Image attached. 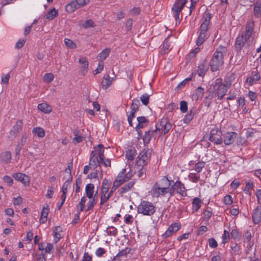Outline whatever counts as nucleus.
Instances as JSON below:
<instances>
[{"mask_svg": "<svg viewBox=\"0 0 261 261\" xmlns=\"http://www.w3.org/2000/svg\"><path fill=\"white\" fill-rule=\"evenodd\" d=\"M38 108L39 110L45 113H50L51 111V107L48 106L46 103H42L39 104L38 106Z\"/></svg>", "mask_w": 261, "mask_h": 261, "instance_id": "obj_32", "label": "nucleus"}, {"mask_svg": "<svg viewBox=\"0 0 261 261\" xmlns=\"http://www.w3.org/2000/svg\"><path fill=\"white\" fill-rule=\"evenodd\" d=\"M205 163L204 162H199L195 166V170L197 172H200L202 168L204 167Z\"/></svg>", "mask_w": 261, "mask_h": 261, "instance_id": "obj_51", "label": "nucleus"}, {"mask_svg": "<svg viewBox=\"0 0 261 261\" xmlns=\"http://www.w3.org/2000/svg\"><path fill=\"white\" fill-rule=\"evenodd\" d=\"M86 200V198L85 196L81 198L80 202L77 205V209L78 210V211H83Z\"/></svg>", "mask_w": 261, "mask_h": 261, "instance_id": "obj_43", "label": "nucleus"}, {"mask_svg": "<svg viewBox=\"0 0 261 261\" xmlns=\"http://www.w3.org/2000/svg\"><path fill=\"white\" fill-rule=\"evenodd\" d=\"M109 181L107 179H104L101 186V193L107 194L109 190Z\"/></svg>", "mask_w": 261, "mask_h": 261, "instance_id": "obj_39", "label": "nucleus"}, {"mask_svg": "<svg viewBox=\"0 0 261 261\" xmlns=\"http://www.w3.org/2000/svg\"><path fill=\"white\" fill-rule=\"evenodd\" d=\"M251 34H239L236 38L235 48L236 51L240 52L246 43L249 44Z\"/></svg>", "mask_w": 261, "mask_h": 261, "instance_id": "obj_3", "label": "nucleus"}, {"mask_svg": "<svg viewBox=\"0 0 261 261\" xmlns=\"http://www.w3.org/2000/svg\"><path fill=\"white\" fill-rule=\"evenodd\" d=\"M253 222L255 224H258L261 222V206H258L252 214Z\"/></svg>", "mask_w": 261, "mask_h": 261, "instance_id": "obj_15", "label": "nucleus"}, {"mask_svg": "<svg viewBox=\"0 0 261 261\" xmlns=\"http://www.w3.org/2000/svg\"><path fill=\"white\" fill-rule=\"evenodd\" d=\"M97 147L98 148V151L99 158V160H98L101 163L105 160L104 146L102 144H98Z\"/></svg>", "mask_w": 261, "mask_h": 261, "instance_id": "obj_37", "label": "nucleus"}, {"mask_svg": "<svg viewBox=\"0 0 261 261\" xmlns=\"http://www.w3.org/2000/svg\"><path fill=\"white\" fill-rule=\"evenodd\" d=\"M121 175L122 173H119L114 181H117V182L120 185L124 182L127 181V178H123Z\"/></svg>", "mask_w": 261, "mask_h": 261, "instance_id": "obj_55", "label": "nucleus"}, {"mask_svg": "<svg viewBox=\"0 0 261 261\" xmlns=\"http://www.w3.org/2000/svg\"><path fill=\"white\" fill-rule=\"evenodd\" d=\"M140 106V102L139 100L138 99H133L130 107L131 111L136 112L138 110H139Z\"/></svg>", "mask_w": 261, "mask_h": 261, "instance_id": "obj_36", "label": "nucleus"}, {"mask_svg": "<svg viewBox=\"0 0 261 261\" xmlns=\"http://www.w3.org/2000/svg\"><path fill=\"white\" fill-rule=\"evenodd\" d=\"M112 80L113 79L110 78L109 75H105L101 82L102 88L104 89H107L111 85Z\"/></svg>", "mask_w": 261, "mask_h": 261, "instance_id": "obj_27", "label": "nucleus"}, {"mask_svg": "<svg viewBox=\"0 0 261 261\" xmlns=\"http://www.w3.org/2000/svg\"><path fill=\"white\" fill-rule=\"evenodd\" d=\"M222 132L218 129H213L211 131L209 140L215 144L220 145L223 142Z\"/></svg>", "mask_w": 261, "mask_h": 261, "instance_id": "obj_8", "label": "nucleus"}, {"mask_svg": "<svg viewBox=\"0 0 261 261\" xmlns=\"http://www.w3.org/2000/svg\"><path fill=\"white\" fill-rule=\"evenodd\" d=\"M201 201L198 198H195L192 202L193 210L197 211L201 206Z\"/></svg>", "mask_w": 261, "mask_h": 261, "instance_id": "obj_38", "label": "nucleus"}, {"mask_svg": "<svg viewBox=\"0 0 261 261\" xmlns=\"http://www.w3.org/2000/svg\"><path fill=\"white\" fill-rule=\"evenodd\" d=\"M64 42L66 45L71 48H75L76 47V44L73 41L69 39H65Z\"/></svg>", "mask_w": 261, "mask_h": 261, "instance_id": "obj_56", "label": "nucleus"}, {"mask_svg": "<svg viewBox=\"0 0 261 261\" xmlns=\"http://www.w3.org/2000/svg\"><path fill=\"white\" fill-rule=\"evenodd\" d=\"M79 62L81 64V67L83 69L81 70V72L83 75H85L89 66L88 60L85 57H81Z\"/></svg>", "mask_w": 261, "mask_h": 261, "instance_id": "obj_22", "label": "nucleus"}, {"mask_svg": "<svg viewBox=\"0 0 261 261\" xmlns=\"http://www.w3.org/2000/svg\"><path fill=\"white\" fill-rule=\"evenodd\" d=\"M126 157L128 160H134L135 156V150H129L126 151Z\"/></svg>", "mask_w": 261, "mask_h": 261, "instance_id": "obj_52", "label": "nucleus"}, {"mask_svg": "<svg viewBox=\"0 0 261 261\" xmlns=\"http://www.w3.org/2000/svg\"><path fill=\"white\" fill-rule=\"evenodd\" d=\"M187 3V0H176L173 6L172 9L173 11L181 12Z\"/></svg>", "mask_w": 261, "mask_h": 261, "instance_id": "obj_19", "label": "nucleus"}, {"mask_svg": "<svg viewBox=\"0 0 261 261\" xmlns=\"http://www.w3.org/2000/svg\"><path fill=\"white\" fill-rule=\"evenodd\" d=\"M48 207V206L47 205L46 207L42 208L39 220L40 223H44L47 221V216L49 213V208Z\"/></svg>", "mask_w": 261, "mask_h": 261, "instance_id": "obj_25", "label": "nucleus"}, {"mask_svg": "<svg viewBox=\"0 0 261 261\" xmlns=\"http://www.w3.org/2000/svg\"><path fill=\"white\" fill-rule=\"evenodd\" d=\"M26 41L25 39H19L15 44V48L17 49H20L22 48L24 45Z\"/></svg>", "mask_w": 261, "mask_h": 261, "instance_id": "obj_59", "label": "nucleus"}, {"mask_svg": "<svg viewBox=\"0 0 261 261\" xmlns=\"http://www.w3.org/2000/svg\"><path fill=\"white\" fill-rule=\"evenodd\" d=\"M149 97L150 95L145 93L141 96L140 100L143 105L146 106L149 102Z\"/></svg>", "mask_w": 261, "mask_h": 261, "instance_id": "obj_48", "label": "nucleus"}, {"mask_svg": "<svg viewBox=\"0 0 261 261\" xmlns=\"http://www.w3.org/2000/svg\"><path fill=\"white\" fill-rule=\"evenodd\" d=\"M71 179H72L71 178ZM71 181V179L70 180H67L66 181L63 185L62 188V195H61V198L62 199V202H61L60 204L58 206V209L60 210L61 207L62 206L63 204H64L65 199H66V195L67 192V189L68 187L70 186V181Z\"/></svg>", "mask_w": 261, "mask_h": 261, "instance_id": "obj_14", "label": "nucleus"}, {"mask_svg": "<svg viewBox=\"0 0 261 261\" xmlns=\"http://www.w3.org/2000/svg\"><path fill=\"white\" fill-rule=\"evenodd\" d=\"M180 110L182 113H185L188 110V104L186 101L182 100L180 102Z\"/></svg>", "mask_w": 261, "mask_h": 261, "instance_id": "obj_54", "label": "nucleus"}, {"mask_svg": "<svg viewBox=\"0 0 261 261\" xmlns=\"http://www.w3.org/2000/svg\"><path fill=\"white\" fill-rule=\"evenodd\" d=\"M54 76L51 73H46L43 76V80L47 83H50L54 80Z\"/></svg>", "mask_w": 261, "mask_h": 261, "instance_id": "obj_49", "label": "nucleus"}, {"mask_svg": "<svg viewBox=\"0 0 261 261\" xmlns=\"http://www.w3.org/2000/svg\"><path fill=\"white\" fill-rule=\"evenodd\" d=\"M254 22L249 21L248 22L246 27V33H252L253 30Z\"/></svg>", "mask_w": 261, "mask_h": 261, "instance_id": "obj_53", "label": "nucleus"}, {"mask_svg": "<svg viewBox=\"0 0 261 261\" xmlns=\"http://www.w3.org/2000/svg\"><path fill=\"white\" fill-rule=\"evenodd\" d=\"M194 112H193V111L191 110L190 111V112L185 115L183 121L186 123H189L193 119L194 115Z\"/></svg>", "mask_w": 261, "mask_h": 261, "instance_id": "obj_42", "label": "nucleus"}, {"mask_svg": "<svg viewBox=\"0 0 261 261\" xmlns=\"http://www.w3.org/2000/svg\"><path fill=\"white\" fill-rule=\"evenodd\" d=\"M208 70L207 66L204 62L202 63L198 67L197 73L199 76L203 77Z\"/></svg>", "mask_w": 261, "mask_h": 261, "instance_id": "obj_28", "label": "nucleus"}, {"mask_svg": "<svg viewBox=\"0 0 261 261\" xmlns=\"http://www.w3.org/2000/svg\"><path fill=\"white\" fill-rule=\"evenodd\" d=\"M231 237L234 239H239L240 237V234L237 229H233L231 231Z\"/></svg>", "mask_w": 261, "mask_h": 261, "instance_id": "obj_62", "label": "nucleus"}, {"mask_svg": "<svg viewBox=\"0 0 261 261\" xmlns=\"http://www.w3.org/2000/svg\"><path fill=\"white\" fill-rule=\"evenodd\" d=\"M100 162L98 160L97 158L90 159L89 165L91 168L93 167L94 169L100 166Z\"/></svg>", "mask_w": 261, "mask_h": 261, "instance_id": "obj_40", "label": "nucleus"}, {"mask_svg": "<svg viewBox=\"0 0 261 261\" xmlns=\"http://www.w3.org/2000/svg\"><path fill=\"white\" fill-rule=\"evenodd\" d=\"M90 2V0H74L72 1L66 6V10L69 13L74 12L76 9L84 7Z\"/></svg>", "mask_w": 261, "mask_h": 261, "instance_id": "obj_6", "label": "nucleus"}, {"mask_svg": "<svg viewBox=\"0 0 261 261\" xmlns=\"http://www.w3.org/2000/svg\"><path fill=\"white\" fill-rule=\"evenodd\" d=\"M172 124L166 119H162L159 123H158L156 126V129L153 130V133H161L164 135H166L171 129Z\"/></svg>", "mask_w": 261, "mask_h": 261, "instance_id": "obj_4", "label": "nucleus"}, {"mask_svg": "<svg viewBox=\"0 0 261 261\" xmlns=\"http://www.w3.org/2000/svg\"><path fill=\"white\" fill-rule=\"evenodd\" d=\"M222 243L226 244V243L228 242L229 239H230V234L228 231L225 230L224 231V233L222 236Z\"/></svg>", "mask_w": 261, "mask_h": 261, "instance_id": "obj_50", "label": "nucleus"}, {"mask_svg": "<svg viewBox=\"0 0 261 261\" xmlns=\"http://www.w3.org/2000/svg\"><path fill=\"white\" fill-rule=\"evenodd\" d=\"M180 228V225L178 223H174L170 226L166 231L163 234V237L166 238L169 237L173 232H176Z\"/></svg>", "mask_w": 261, "mask_h": 261, "instance_id": "obj_18", "label": "nucleus"}, {"mask_svg": "<svg viewBox=\"0 0 261 261\" xmlns=\"http://www.w3.org/2000/svg\"><path fill=\"white\" fill-rule=\"evenodd\" d=\"M12 176L16 180L23 183L25 186L29 185L30 183V178L29 176L24 174L21 173H16L13 174Z\"/></svg>", "mask_w": 261, "mask_h": 261, "instance_id": "obj_12", "label": "nucleus"}, {"mask_svg": "<svg viewBox=\"0 0 261 261\" xmlns=\"http://www.w3.org/2000/svg\"><path fill=\"white\" fill-rule=\"evenodd\" d=\"M224 202L225 204H230L232 202V198L231 196L229 195H226L224 197Z\"/></svg>", "mask_w": 261, "mask_h": 261, "instance_id": "obj_64", "label": "nucleus"}, {"mask_svg": "<svg viewBox=\"0 0 261 261\" xmlns=\"http://www.w3.org/2000/svg\"><path fill=\"white\" fill-rule=\"evenodd\" d=\"M137 121L138 122L137 126V129L143 128L145 126L147 125L149 123V121L144 116H140L137 118Z\"/></svg>", "mask_w": 261, "mask_h": 261, "instance_id": "obj_26", "label": "nucleus"}, {"mask_svg": "<svg viewBox=\"0 0 261 261\" xmlns=\"http://www.w3.org/2000/svg\"><path fill=\"white\" fill-rule=\"evenodd\" d=\"M208 244L210 247L215 248L218 246V243L214 238H211L208 239Z\"/></svg>", "mask_w": 261, "mask_h": 261, "instance_id": "obj_63", "label": "nucleus"}, {"mask_svg": "<svg viewBox=\"0 0 261 261\" xmlns=\"http://www.w3.org/2000/svg\"><path fill=\"white\" fill-rule=\"evenodd\" d=\"M130 249L128 248H126L124 249H122L120 251L118 252V253L117 254V255L115 256V257H121L123 255H125L129 253Z\"/></svg>", "mask_w": 261, "mask_h": 261, "instance_id": "obj_61", "label": "nucleus"}, {"mask_svg": "<svg viewBox=\"0 0 261 261\" xmlns=\"http://www.w3.org/2000/svg\"><path fill=\"white\" fill-rule=\"evenodd\" d=\"M111 197V195H109L108 194L107 196H106V194H102L101 193L100 196V204L102 205L106 203L107 201Z\"/></svg>", "mask_w": 261, "mask_h": 261, "instance_id": "obj_58", "label": "nucleus"}, {"mask_svg": "<svg viewBox=\"0 0 261 261\" xmlns=\"http://www.w3.org/2000/svg\"><path fill=\"white\" fill-rule=\"evenodd\" d=\"M172 37V36L171 35H169L165 39V40L163 44L162 48L161 49V54H167L169 51V47L170 46V44L171 43L170 39Z\"/></svg>", "mask_w": 261, "mask_h": 261, "instance_id": "obj_20", "label": "nucleus"}, {"mask_svg": "<svg viewBox=\"0 0 261 261\" xmlns=\"http://www.w3.org/2000/svg\"><path fill=\"white\" fill-rule=\"evenodd\" d=\"M253 188V184L252 181H249L246 183V187L244 189V191L246 194H250V190L252 189Z\"/></svg>", "mask_w": 261, "mask_h": 261, "instance_id": "obj_57", "label": "nucleus"}, {"mask_svg": "<svg viewBox=\"0 0 261 261\" xmlns=\"http://www.w3.org/2000/svg\"><path fill=\"white\" fill-rule=\"evenodd\" d=\"M173 188H170V191L166 190L164 188L158 186L154 184L152 186L150 193L153 197L158 198L160 196H163L168 193L170 196H172L173 195Z\"/></svg>", "mask_w": 261, "mask_h": 261, "instance_id": "obj_7", "label": "nucleus"}, {"mask_svg": "<svg viewBox=\"0 0 261 261\" xmlns=\"http://www.w3.org/2000/svg\"><path fill=\"white\" fill-rule=\"evenodd\" d=\"M87 203L86 212H88L92 210L97 203V196H96V194Z\"/></svg>", "mask_w": 261, "mask_h": 261, "instance_id": "obj_33", "label": "nucleus"}, {"mask_svg": "<svg viewBox=\"0 0 261 261\" xmlns=\"http://www.w3.org/2000/svg\"><path fill=\"white\" fill-rule=\"evenodd\" d=\"M253 13L255 17L257 18L261 16V0L257 1L253 8Z\"/></svg>", "mask_w": 261, "mask_h": 261, "instance_id": "obj_24", "label": "nucleus"}, {"mask_svg": "<svg viewBox=\"0 0 261 261\" xmlns=\"http://www.w3.org/2000/svg\"><path fill=\"white\" fill-rule=\"evenodd\" d=\"M225 84H222V79L221 78H218L216 79L214 82L211 85V87H213V88L219 87V86L221 85H225Z\"/></svg>", "mask_w": 261, "mask_h": 261, "instance_id": "obj_60", "label": "nucleus"}, {"mask_svg": "<svg viewBox=\"0 0 261 261\" xmlns=\"http://www.w3.org/2000/svg\"><path fill=\"white\" fill-rule=\"evenodd\" d=\"M82 27L84 28H88L89 27H94L95 24L94 21L91 19H88L82 24Z\"/></svg>", "mask_w": 261, "mask_h": 261, "instance_id": "obj_46", "label": "nucleus"}, {"mask_svg": "<svg viewBox=\"0 0 261 261\" xmlns=\"http://www.w3.org/2000/svg\"><path fill=\"white\" fill-rule=\"evenodd\" d=\"M155 210L153 204L146 201H142L138 206V213L144 215L151 216L154 214Z\"/></svg>", "mask_w": 261, "mask_h": 261, "instance_id": "obj_2", "label": "nucleus"}, {"mask_svg": "<svg viewBox=\"0 0 261 261\" xmlns=\"http://www.w3.org/2000/svg\"><path fill=\"white\" fill-rule=\"evenodd\" d=\"M231 83H226V85H221L220 87L217 86V87L213 88V92L215 95L218 96V98L220 100H222L226 94L227 89L230 87Z\"/></svg>", "mask_w": 261, "mask_h": 261, "instance_id": "obj_9", "label": "nucleus"}, {"mask_svg": "<svg viewBox=\"0 0 261 261\" xmlns=\"http://www.w3.org/2000/svg\"><path fill=\"white\" fill-rule=\"evenodd\" d=\"M94 186L92 184H88L86 185L85 191L86 196L88 198L92 199L93 196Z\"/></svg>", "mask_w": 261, "mask_h": 261, "instance_id": "obj_29", "label": "nucleus"}, {"mask_svg": "<svg viewBox=\"0 0 261 261\" xmlns=\"http://www.w3.org/2000/svg\"><path fill=\"white\" fill-rule=\"evenodd\" d=\"M170 188H173V194L176 190L177 193L180 194L182 196L186 195L185 186L180 181H176L171 186Z\"/></svg>", "mask_w": 261, "mask_h": 261, "instance_id": "obj_11", "label": "nucleus"}, {"mask_svg": "<svg viewBox=\"0 0 261 261\" xmlns=\"http://www.w3.org/2000/svg\"><path fill=\"white\" fill-rule=\"evenodd\" d=\"M153 130L150 129L149 130L145 133L143 137V140L145 145L149 143L151 137H155L156 136H155V135L158 134V133H153Z\"/></svg>", "mask_w": 261, "mask_h": 261, "instance_id": "obj_21", "label": "nucleus"}, {"mask_svg": "<svg viewBox=\"0 0 261 261\" xmlns=\"http://www.w3.org/2000/svg\"><path fill=\"white\" fill-rule=\"evenodd\" d=\"M227 48L220 46L214 53L211 62V70L216 71L220 69L224 63V57L227 53Z\"/></svg>", "mask_w": 261, "mask_h": 261, "instance_id": "obj_1", "label": "nucleus"}, {"mask_svg": "<svg viewBox=\"0 0 261 261\" xmlns=\"http://www.w3.org/2000/svg\"><path fill=\"white\" fill-rule=\"evenodd\" d=\"M171 181H172L168 179L167 176H164L161 180L156 182L155 184L162 188H164V189L166 190L170 191L171 187Z\"/></svg>", "mask_w": 261, "mask_h": 261, "instance_id": "obj_13", "label": "nucleus"}, {"mask_svg": "<svg viewBox=\"0 0 261 261\" xmlns=\"http://www.w3.org/2000/svg\"><path fill=\"white\" fill-rule=\"evenodd\" d=\"M204 90L201 87H198L194 91L193 94V99L198 100L200 97H202L204 94Z\"/></svg>", "mask_w": 261, "mask_h": 261, "instance_id": "obj_30", "label": "nucleus"}, {"mask_svg": "<svg viewBox=\"0 0 261 261\" xmlns=\"http://www.w3.org/2000/svg\"><path fill=\"white\" fill-rule=\"evenodd\" d=\"M0 159L2 161L5 163H8L11 159V153L10 151H5L0 155Z\"/></svg>", "mask_w": 261, "mask_h": 261, "instance_id": "obj_31", "label": "nucleus"}, {"mask_svg": "<svg viewBox=\"0 0 261 261\" xmlns=\"http://www.w3.org/2000/svg\"><path fill=\"white\" fill-rule=\"evenodd\" d=\"M22 128V121L19 120L16 122V124L13 126V129L10 131L11 135L16 137L17 135L19 133Z\"/></svg>", "mask_w": 261, "mask_h": 261, "instance_id": "obj_16", "label": "nucleus"}, {"mask_svg": "<svg viewBox=\"0 0 261 261\" xmlns=\"http://www.w3.org/2000/svg\"><path fill=\"white\" fill-rule=\"evenodd\" d=\"M206 35L205 34H199L197 40L196 44L198 46L201 45L205 40Z\"/></svg>", "mask_w": 261, "mask_h": 261, "instance_id": "obj_44", "label": "nucleus"}, {"mask_svg": "<svg viewBox=\"0 0 261 261\" xmlns=\"http://www.w3.org/2000/svg\"><path fill=\"white\" fill-rule=\"evenodd\" d=\"M110 53V48H105L98 55V57L99 58V60L101 61L105 60L107 58V57L109 55Z\"/></svg>", "mask_w": 261, "mask_h": 261, "instance_id": "obj_35", "label": "nucleus"}, {"mask_svg": "<svg viewBox=\"0 0 261 261\" xmlns=\"http://www.w3.org/2000/svg\"><path fill=\"white\" fill-rule=\"evenodd\" d=\"M33 133L36 135L39 138L44 137L45 134L44 130L40 127L34 128Z\"/></svg>", "mask_w": 261, "mask_h": 261, "instance_id": "obj_34", "label": "nucleus"}, {"mask_svg": "<svg viewBox=\"0 0 261 261\" xmlns=\"http://www.w3.org/2000/svg\"><path fill=\"white\" fill-rule=\"evenodd\" d=\"M151 150L149 149L143 150L138 156L137 165L138 167L146 165L150 158Z\"/></svg>", "mask_w": 261, "mask_h": 261, "instance_id": "obj_5", "label": "nucleus"}, {"mask_svg": "<svg viewBox=\"0 0 261 261\" xmlns=\"http://www.w3.org/2000/svg\"><path fill=\"white\" fill-rule=\"evenodd\" d=\"M74 137L72 139V142L74 144L82 142L84 140V137L80 130L75 129L73 131Z\"/></svg>", "mask_w": 261, "mask_h": 261, "instance_id": "obj_17", "label": "nucleus"}, {"mask_svg": "<svg viewBox=\"0 0 261 261\" xmlns=\"http://www.w3.org/2000/svg\"><path fill=\"white\" fill-rule=\"evenodd\" d=\"M58 15V12L55 8L51 9L46 15V18L48 20L53 19Z\"/></svg>", "mask_w": 261, "mask_h": 261, "instance_id": "obj_41", "label": "nucleus"}, {"mask_svg": "<svg viewBox=\"0 0 261 261\" xmlns=\"http://www.w3.org/2000/svg\"><path fill=\"white\" fill-rule=\"evenodd\" d=\"M10 77L9 73L6 74H2L1 78V83L3 84L8 85L9 84V81Z\"/></svg>", "mask_w": 261, "mask_h": 261, "instance_id": "obj_47", "label": "nucleus"}, {"mask_svg": "<svg viewBox=\"0 0 261 261\" xmlns=\"http://www.w3.org/2000/svg\"><path fill=\"white\" fill-rule=\"evenodd\" d=\"M238 134L236 132H227L223 135V141L226 145H229L233 143Z\"/></svg>", "mask_w": 261, "mask_h": 261, "instance_id": "obj_10", "label": "nucleus"}, {"mask_svg": "<svg viewBox=\"0 0 261 261\" xmlns=\"http://www.w3.org/2000/svg\"><path fill=\"white\" fill-rule=\"evenodd\" d=\"M210 14H208L207 16L205 18V20H204V21L202 22L200 26V33H205L208 31V27L210 23Z\"/></svg>", "mask_w": 261, "mask_h": 261, "instance_id": "obj_23", "label": "nucleus"}, {"mask_svg": "<svg viewBox=\"0 0 261 261\" xmlns=\"http://www.w3.org/2000/svg\"><path fill=\"white\" fill-rule=\"evenodd\" d=\"M107 233L109 236H116L117 233V229L114 226H109L107 229Z\"/></svg>", "mask_w": 261, "mask_h": 261, "instance_id": "obj_45", "label": "nucleus"}]
</instances>
